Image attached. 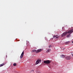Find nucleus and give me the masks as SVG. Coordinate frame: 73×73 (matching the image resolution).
<instances>
[{
	"instance_id": "aec40b11",
	"label": "nucleus",
	"mask_w": 73,
	"mask_h": 73,
	"mask_svg": "<svg viewBox=\"0 0 73 73\" xmlns=\"http://www.w3.org/2000/svg\"><path fill=\"white\" fill-rule=\"evenodd\" d=\"M62 29H63V27L62 28Z\"/></svg>"
},
{
	"instance_id": "412c9836",
	"label": "nucleus",
	"mask_w": 73,
	"mask_h": 73,
	"mask_svg": "<svg viewBox=\"0 0 73 73\" xmlns=\"http://www.w3.org/2000/svg\"><path fill=\"white\" fill-rule=\"evenodd\" d=\"M65 56H64V57H65Z\"/></svg>"
},
{
	"instance_id": "7ed1b4c3",
	"label": "nucleus",
	"mask_w": 73,
	"mask_h": 73,
	"mask_svg": "<svg viewBox=\"0 0 73 73\" xmlns=\"http://www.w3.org/2000/svg\"><path fill=\"white\" fill-rule=\"evenodd\" d=\"M41 50H42V49H38L36 51V53H40V52H41Z\"/></svg>"
},
{
	"instance_id": "0eeeda50",
	"label": "nucleus",
	"mask_w": 73,
	"mask_h": 73,
	"mask_svg": "<svg viewBox=\"0 0 73 73\" xmlns=\"http://www.w3.org/2000/svg\"><path fill=\"white\" fill-rule=\"evenodd\" d=\"M36 50H33L31 51V52L32 53H35L36 52Z\"/></svg>"
},
{
	"instance_id": "f03ea898",
	"label": "nucleus",
	"mask_w": 73,
	"mask_h": 73,
	"mask_svg": "<svg viewBox=\"0 0 73 73\" xmlns=\"http://www.w3.org/2000/svg\"><path fill=\"white\" fill-rule=\"evenodd\" d=\"M41 62V60L40 59H39L37 60V61H36V62L35 63L37 65V64H38V63L40 62Z\"/></svg>"
},
{
	"instance_id": "9d476101",
	"label": "nucleus",
	"mask_w": 73,
	"mask_h": 73,
	"mask_svg": "<svg viewBox=\"0 0 73 73\" xmlns=\"http://www.w3.org/2000/svg\"><path fill=\"white\" fill-rule=\"evenodd\" d=\"M4 65V63H3L2 64H1L0 65V67H1V66H3V65Z\"/></svg>"
},
{
	"instance_id": "1a4fd4ad",
	"label": "nucleus",
	"mask_w": 73,
	"mask_h": 73,
	"mask_svg": "<svg viewBox=\"0 0 73 73\" xmlns=\"http://www.w3.org/2000/svg\"><path fill=\"white\" fill-rule=\"evenodd\" d=\"M61 57V58H64V55H61L60 56Z\"/></svg>"
},
{
	"instance_id": "9b49d317",
	"label": "nucleus",
	"mask_w": 73,
	"mask_h": 73,
	"mask_svg": "<svg viewBox=\"0 0 73 73\" xmlns=\"http://www.w3.org/2000/svg\"><path fill=\"white\" fill-rule=\"evenodd\" d=\"M69 42H70L68 41V42H67L66 43V45H68V44H69Z\"/></svg>"
},
{
	"instance_id": "f257e3e1",
	"label": "nucleus",
	"mask_w": 73,
	"mask_h": 73,
	"mask_svg": "<svg viewBox=\"0 0 73 73\" xmlns=\"http://www.w3.org/2000/svg\"><path fill=\"white\" fill-rule=\"evenodd\" d=\"M51 62H52V61L50 60H46L44 61V63L46 64H50V63H51Z\"/></svg>"
},
{
	"instance_id": "4468645a",
	"label": "nucleus",
	"mask_w": 73,
	"mask_h": 73,
	"mask_svg": "<svg viewBox=\"0 0 73 73\" xmlns=\"http://www.w3.org/2000/svg\"><path fill=\"white\" fill-rule=\"evenodd\" d=\"M64 36V33H63V34L62 35H61V36L62 37H63Z\"/></svg>"
},
{
	"instance_id": "f8f14e48",
	"label": "nucleus",
	"mask_w": 73,
	"mask_h": 73,
	"mask_svg": "<svg viewBox=\"0 0 73 73\" xmlns=\"http://www.w3.org/2000/svg\"><path fill=\"white\" fill-rule=\"evenodd\" d=\"M70 36V34L69 35H68L67 36V37H69V36Z\"/></svg>"
},
{
	"instance_id": "ddd939ff",
	"label": "nucleus",
	"mask_w": 73,
	"mask_h": 73,
	"mask_svg": "<svg viewBox=\"0 0 73 73\" xmlns=\"http://www.w3.org/2000/svg\"><path fill=\"white\" fill-rule=\"evenodd\" d=\"M13 65L14 66H16V65H17V64H16V63H14L13 64Z\"/></svg>"
},
{
	"instance_id": "20e7f679",
	"label": "nucleus",
	"mask_w": 73,
	"mask_h": 73,
	"mask_svg": "<svg viewBox=\"0 0 73 73\" xmlns=\"http://www.w3.org/2000/svg\"><path fill=\"white\" fill-rule=\"evenodd\" d=\"M24 52H22V54H21V55L20 56V58L21 59L22 58H23V56H24Z\"/></svg>"
},
{
	"instance_id": "6ab92c4d",
	"label": "nucleus",
	"mask_w": 73,
	"mask_h": 73,
	"mask_svg": "<svg viewBox=\"0 0 73 73\" xmlns=\"http://www.w3.org/2000/svg\"><path fill=\"white\" fill-rule=\"evenodd\" d=\"M48 67H49L50 68L51 67L50 66H48Z\"/></svg>"
},
{
	"instance_id": "39448f33",
	"label": "nucleus",
	"mask_w": 73,
	"mask_h": 73,
	"mask_svg": "<svg viewBox=\"0 0 73 73\" xmlns=\"http://www.w3.org/2000/svg\"><path fill=\"white\" fill-rule=\"evenodd\" d=\"M53 38H57H57H59V36H57V35H54L53 36Z\"/></svg>"
},
{
	"instance_id": "2eb2a0df",
	"label": "nucleus",
	"mask_w": 73,
	"mask_h": 73,
	"mask_svg": "<svg viewBox=\"0 0 73 73\" xmlns=\"http://www.w3.org/2000/svg\"><path fill=\"white\" fill-rule=\"evenodd\" d=\"M51 47H52V45H49V48H50Z\"/></svg>"
},
{
	"instance_id": "f3484780",
	"label": "nucleus",
	"mask_w": 73,
	"mask_h": 73,
	"mask_svg": "<svg viewBox=\"0 0 73 73\" xmlns=\"http://www.w3.org/2000/svg\"><path fill=\"white\" fill-rule=\"evenodd\" d=\"M71 54L72 56H73V52H71Z\"/></svg>"
},
{
	"instance_id": "423d86ee",
	"label": "nucleus",
	"mask_w": 73,
	"mask_h": 73,
	"mask_svg": "<svg viewBox=\"0 0 73 73\" xmlns=\"http://www.w3.org/2000/svg\"><path fill=\"white\" fill-rule=\"evenodd\" d=\"M65 58L66 60H70V59L71 58V57H70V56H67L66 57H65Z\"/></svg>"
},
{
	"instance_id": "6e6552de",
	"label": "nucleus",
	"mask_w": 73,
	"mask_h": 73,
	"mask_svg": "<svg viewBox=\"0 0 73 73\" xmlns=\"http://www.w3.org/2000/svg\"><path fill=\"white\" fill-rule=\"evenodd\" d=\"M51 51V49H48L47 51L46 52L47 53H48L49 52H50V51Z\"/></svg>"
},
{
	"instance_id": "dca6fc26",
	"label": "nucleus",
	"mask_w": 73,
	"mask_h": 73,
	"mask_svg": "<svg viewBox=\"0 0 73 73\" xmlns=\"http://www.w3.org/2000/svg\"><path fill=\"white\" fill-rule=\"evenodd\" d=\"M34 72V70H32L31 71V72Z\"/></svg>"
},
{
	"instance_id": "a211bd4d",
	"label": "nucleus",
	"mask_w": 73,
	"mask_h": 73,
	"mask_svg": "<svg viewBox=\"0 0 73 73\" xmlns=\"http://www.w3.org/2000/svg\"><path fill=\"white\" fill-rule=\"evenodd\" d=\"M64 48H61V49L62 50H64Z\"/></svg>"
}]
</instances>
